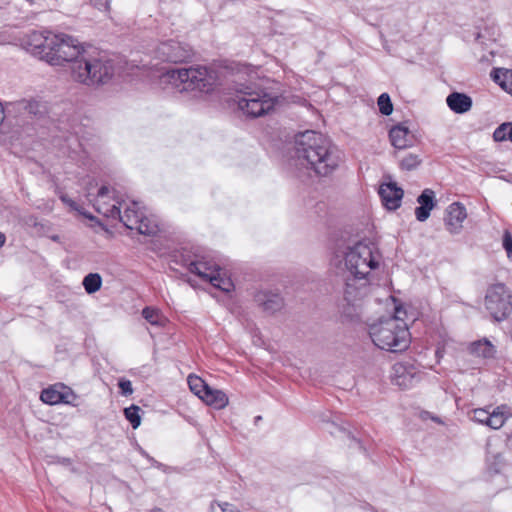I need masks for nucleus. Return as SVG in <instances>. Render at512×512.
Wrapping results in <instances>:
<instances>
[{
  "instance_id": "7ed1b4c3",
  "label": "nucleus",
  "mask_w": 512,
  "mask_h": 512,
  "mask_svg": "<svg viewBox=\"0 0 512 512\" xmlns=\"http://www.w3.org/2000/svg\"><path fill=\"white\" fill-rule=\"evenodd\" d=\"M400 326L397 322H373L369 326V336L379 349L397 353L406 350L410 344L407 322Z\"/></svg>"
},
{
  "instance_id": "39448f33",
  "label": "nucleus",
  "mask_w": 512,
  "mask_h": 512,
  "mask_svg": "<svg viewBox=\"0 0 512 512\" xmlns=\"http://www.w3.org/2000/svg\"><path fill=\"white\" fill-rule=\"evenodd\" d=\"M278 101V96L264 89H253L249 86L240 90L238 96V108L246 116L258 118L273 110Z\"/></svg>"
},
{
  "instance_id": "20e7f679",
  "label": "nucleus",
  "mask_w": 512,
  "mask_h": 512,
  "mask_svg": "<svg viewBox=\"0 0 512 512\" xmlns=\"http://www.w3.org/2000/svg\"><path fill=\"white\" fill-rule=\"evenodd\" d=\"M346 271L351 275L369 276L379 265L378 253L374 245L368 242H358L348 247L344 255Z\"/></svg>"
},
{
  "instance_id": "423d86ee",
  "label": "nucleus",
  "mask_w": 512,
  "mask_h": 512,
  "mask_svg": "<svg viewBox=\"0 0 512 512\" xmlns=\"http://www.w3.org/2000/svg\"><path fill=\"white\" fill-rule=\"evenodd\" d=\"M295 153L299 164L315 175L319 174L320 136L314 130L299 132L294 137Z\"/></svg>"
},
{
  "instance_id": "58836bf2",
  "label": "nucleus",
  "mask_w": 512,
  "mask_h": 512,
  "mask_svg": "<svg viewBox=\"0 0 512 512\" xmlns=\"http://www.w3.org/2000/svg\"><path fill=\"white\" fill-rule=\"evenodd\" d=\"M489 412L485 409L478 408L473 411V420L480 424H487V418L489 417Z\"/></svg>"
},
{
  "instance_id": "9b49d317",
  "label": "nucleus",
  "mask_w": 512,
  "mask_h": 512,
  "mask_svg": "<svg viewBox=\"0 0 512 512\" xmlns=\"http://www.w3.org/2000/svg\"><path fill=\"white\" fill-rule=\"evenodd\" d=\"M369 276L351 275L346 277L344 290L345 300L350 304H355L363 299L369 290Z\"/></svg>"
},
{
  "instance_id": "603ef678",
  "label": "nucleus",
  "mask_w": 512,
  "mask_h": 512,
  "mask_svg": "<svg viewBox=\"0 0 512 512\" xmlns=\"http://www.w3.org/2000/svg\"><path fill=\"white\" fill-rule=\"evenodd\" d=\"M255 420H256V421H260V420H261V416H257V417L255 418Z\"/></svg>"
},
{
  "instance_id": "aec40b11",
  "label": "nucleus",
  "mask_w": 512,
  "mask_h": 512,
  "mask_svg": "<svg viewBox=\"0 0 512 512\" xmlns=\"http://www.w3.org/2000/svg\"><path fill=\"white\" fill-rule=\"evenodd\" d=\"M188 270L191 273L196 274L202 280L208 281L209 283L211 281H215V275L218 273V271H221L219 266L216 264L200 259L191 261L188 264Z\"/></svg>"
},
{
  "instance_id": "dca6fc26",
  "label": "nucleus",
  "mask_w": 512,
  "mask_h": 512,
  "mask_svg": "<svg viewBox=\"0 0 512 512\" xmlns=\"http://www.w3.org/2000/svg\"><path fill=\"white\" fill-rule=\"evenodd\" d=\"M379 195L383 205L388 210H396L401 205L404 191L402 188L398 187L395 182L390 181L380 185Z\"/></svg>"
},
{
  "instance_id": "3c124183",
  "label": "nucleus",
  "mask_w": 512,
  "mask_h": 512,
  "mask_svg": "<svg viewBox=\"0 0 512 512\" xmlns=\"http://www.w3.org/2000/svg\"><path fill=\"white\" fill-rule=\"evenodd\" d=\"M151 325H154V326H161L164 322H156V321H153V322H150Z\"/></svg>"
},
{
  "instance_id": "a211bd4d",
  "label": "nucleus",
  "mask_w": 512,
  "mask_h": 512,
  "mask_svg": "<svg viewBox=\"0 0 512 512\" xmlns=\"http://www.w3.org/2000/svg\"><path fill=\"white\" fill-rule=\"evenodd\" d=\"M51 34V31H45L44 33L32 32L25 42L26 49L45 60Z\"/></svg>"
},
{
  "instance_id": "72a5a7b5",
  "label": "nucleus",
  "mask_w": 512,
  "mask_h": 512,
  "mask_svg": "<svg viewBox=\"0 0 512 512\" xmlns=\"http://www.w3.org/2000/svg\"><path fill=\"white\" fill-rule=\"evenodd\" d=\"M504 466V458L501 454H495L492 458H487V469L490 474H498Z\"/></svg>"
},
{
  "instance_id": "79ce46f5",
  "label": "nucleus",
  "mask_w": 512,
  "mask_h": 512,
  "mask_svg": "<svg viewBox=\"0 0 512 512\" xmlns=\"http://www.w3.org/2000/svg\"><path fill=\"white\" fill-rule=\"evenodd\" d=\"M111 0H90L91 5L100 11H109Z\"/></svg>"
},
{
  "instance_id": "c756f323",
  "label": "nucleus",
  "mask_w": 512,
  "mask_h": 512,
  "mask_svg": "<svg viewBox=\"0 0 512 512\" xmlns=\"http://www.w3.org/2000/svg\"><path fill=\"white\" fill-rule=\"evenodd\" d=\"M187 382L191 392H193L198 398L202 399L209 385L199 376L190 374L187 378Z\"/></svg>"
},
{
  "instance_id": "6ab92c4d",
  "label": "nucleus",
  "mask_w": 512,
  "mask_h": 512,
  "mask_svg": "<svg viewBox=\"0 0 512 512\" xmlns=\"http://www.w3.org/2000/svg\"><path fill=\"white\" fill-rule=\"evenodd\" d=\"M417 202L419 206L415 209L416 219L424 222L429 218L430 212L436 206L435 192L432 189H424L418 196Z\"/></svg>"
},
{
  "instance_id": "4be33fe9",
  "label": "nucleus",
  "mask_w": 512,
  "mask_h": 512,
  "mask_svg": "<svg viewBox=\"0 0 512 512\" xmlns=\"http://www.w3.org/2000/svg\"><path fill=\"white\" fill-rule=\"evenodd\" d=\"M448 107L455 113L463 114L472 107V99L466 94L453 92L446 99Z\"/></svg>"
},
{
  "instance_id": "0eeeda50",
  "label": "nucleus",
  "mask_w": 512,
  "mask_h": 512,
  "mask_svg": "<svg viewBox=\"0 0 512 512\" xmlns=\"http://www.w3.org/2000/svg\"><path fill=\"white\" fill-rule=\"evenodd\" d=\"M510 294L505 285L497 283L491 285L486 293L485 305L493 320H504L512 310Z\"/></svg>"
},
{
  "instance_id": "4c0bfd02",
  "label": "nucleus",
  "mask_w": 512,
  "mask_h": 512,
  "mask_svg": "<svg viewBox=\"0 0 512 512\" xmlns=\"http://www.w3.org/2000/svg\"><path fill=\"white\" fill-rule=\"evenodd\" d=\"M215 288L220 289L224 292H230L233 288V283L229 278L221 276V271L215 275V281L210 282Z\"/></svg>"
},
{
  "instance_id": "f3484780",
  "label": "nucleus",
  "mask_w": 512,
  "mask_h": 512,
  "mask_svg": "<svg viewBox=\"0 0 512 512\" xmlns=\"http://www.w3.org/2000/svg\"><path fill=\"white\" fill-rule=\"evenodd\" d=\"M108 193V187L102 186L98 191L94 207L99 214L107 218L117 219L118 216H120L121 203L118 201L113 204L107 203L106 198Z\"/></svg>"
},
{
  "instance_id": "37998d69",
  "label": "nucleus",
  "mask_w": 512,
  "mask_h": 512,
  "mask_svg": "<svg viewBox=\"0 0 512 512\" xmlns=\"http://www.w3.org/2000/svg\"><path fill=\"white\" fill-rule=\"evenodd\" d=\"M217 505L222 512H241L237 506L229 502H218Z\"/></svg>"
},
{
  "instance_id": "c9c22d12",
  "label": "nucleus",
  "mask_w": 512,
  "mask_h": 512,
  "mask_svg": "<svg viewBox=\"0 0 512 512\" xmlns=\"http://www.w3.org/2000/svg\"><path fill=\"white\" fill-rule=\"evenodd\" d=\"M421 163V159L416 154H408L400 161V167L403 170L411 171L416 169Z\"/></svg>"
},
{
  "instance_id": "f257e3e1",
  "label": "nucleus",
  "mask_w": 512,
  "mask_h": 512,
  "mask_svg": "<svg viewBox=\"0 0 512 512\" xmlns=\"http://www.w3.org/2000/svg\"><path fill=\"white\" fill-rule=\"evenodd\" d=\"M45 61L55 66L70 63L73 79L88 86L104 84L114 73L110 60L91 55L76 38L65 33L52 32Z\"/></svg>"
},
{
  "instance_id": "393cba45",
  "label": "nucleus",
  "mask_w": 512,
  "mask_h": 512,
  "mask_svg": "<svg viewBox=\"0 0 512 512\" xmlns=\"http://www.w3.org/2000/svg\"><path fill=\"white\" fill-rule=\"evenodd\" d=\"M409 129L404 125L394 126L389 133L392 145L397 149H404L411 145Z\"/></svg>"
},
{
  "instance_id": "a878e982",
  "label": "nucleus",
  "mask_w": 512,
  "mask_h": 512,
  "mask_svg": "<svg viewBox=\"0 0 512 512\" xmlns=\"http://www.w3.org/2000/svg\"><path fill=\"white\" fill-rule=\"evenodd\" d=\"M127 221L135 227L134 230H137L142 235L152 236L159 231L158 225L144 215L141 220L128 219Z\"/></svg>"
},
{
  "instance_id": "ddd939ff",
  "label": "nucleus",
  "mask_w": 512,
  "mask_h": 512,
  "mask_svg": "<svg viewBox=\"0 0 512 512\" xmlns=\"http://www.w3.org/2000/svg\"><path fill=\"white\" fill-rule=\"evenodd\" d=\"M254 300L258 307L268 316L274 315L284 307V300L281 295L270 290L258 291L254 296Z\"/></svg>"
},
{
  "instance_id": "1a4fd4ad",
  "label": "nucleus",
  "mask_w": 512,
  "mask_h": 512,
  "mask_svg": "<svg viewBox=\"0 0 512 512\" xmlns=\"http://www.w3.org/2000/svg\"><path fill=\"white\" fill-rule=\"evenodd\" d=\"M322 432H327L330 435L339 438L341 441L346 443L350 449H358L359 451L366 452V449L358 436V432L349 430L343 424L325 420L322 417Z\"/></svg>"
},
{
  "instance_id": "cd10ccee",
  "label": "nucleus",
  "mask_w": 512,
  "mask_h": 512,
  "mask_svg": "<svg viewBox=\"0 0 512 512\" xmlns=\"http://www.w3.org/2000/svg\"><path fill=\"white\" fill-rule=\"evenodd\" d=\"M143 217V212L140 211L138 207L137 202H133L131 206L127 207L123 214L120 213V216H118L117 219H119L126 228L130 230H134L135 227L132 226L127 220L128 219H135V220H141Z\"/></svg>"
},
{
  "instance_id": "c03bdc74",
  "label": "nucleus",
  "mask_w": 512,
  "mask_h": 512,
  "mask_svg": "<svg viewBox=\"0 0 512 512\" xmlns=\"http://www.w3.org/2000/svg\"><path fill=\"white\" fill-rule=\"evenodd\" d=\"M159 311L152 307H146L142 310V316L145 320H151L154 317H158Z\"/></svg>"
},
{
  "instance_id": "2eb2a0df",
  "label": "nucleus",
  "mask_w": 512,
  "mask_h": 512,
  "mask_svg": "<svg viewBox=\"0 0 512 512\" xmlns=\"http://www.w3.org/2000/svg\"><path fill=\"white\" fill-rule=\"evenodd\" d=\"M322 149L325 152L322 154V176H326L335 171L342 162L341 150L333 144L330 140H322Z\"/></svg>"
},
{
  "instance_id": "7c9ffc66",
  "label": "nucleus",
  "mask_w": 512,
  "mask_h": 512,
  "mask_svg": "<svg viewBox=\"0 0 512 512\" xmlns=\"http://www.w3.org/2000/svg\"><path fill=\"white\" fill-rule=\"evenodd\" d=\"M82 284L88 294H93L101 288L102 277L98 273H89L84 277Z\"/></svg>"
},
{
  "instance_id": "b1692460",
  "label": "nucleus",
  "mask_w": 512,
  "mask_h": 512,
  "mask_svg": "<svg viewBox=\"0 0 512 512\" xmlns=\"http://www.w3.org/2000/svg\"><path fill=\"white\" fill-rule=\"evenodd\" d=\"M201 400L207 405L214 407L215 409H223L229 403L228 396L224 391L214 389L210 386L206 390Z\"/></svg>"
},
{
  "instance_id": "2f4dec72",
  "label": "nucleus",
  "mask_w": 512,
  "mask_h": 512,
  "mask_svg": "<svg viewBox=\"0 0 512 512\" xmlns=\"http://www.w3.org/2000/svg\"><path fill=\"white\" fill-rule=\"evenodd\" d=\"M141 408L137 405H131L124 409L125 418L130 422L133 429H136L141 424L140 416Z\"/></svg>"
},
{
  "instance_id": "bb28decb",
  "label": "nucleus",
  "mask_w": 512,
  "mask_h": 512,
  "mask_svg": "<svg viewBox=\"0 0 512 512\" xmlns=\"http://www.w3.org/2000/svg\"><path fill=\"white\" fill-rule=\"evenodd\" d=\"M491 76L503 90L512 95V70L498 68L492 72Z\"/></svg>"
},
{
  "instance_id": "8fccbe9b",
  "label": "nucleus",
  "mask_w": 512,
  "mask_h": 512,
  "mask_svg": "<svg viewBox=\"0 0 512 512\" xmlns=\"http://www.w3.org/2000/svg\"><path fill=\"white\" fill-rule=\"evenodd\" d=\"M149 512H164V510L159 507H155V508L151 509Z\"/></svg>"
},
{
  "instance_id": "e433bc0d",
  "label": "nucleus",
  "mask_w": 512,
  "mask_h": 512,
  "mask_svg": "<svg viewBox=\"0 0 512 512\" xmlns=\"http://www.w3.org/2000/svg\"><path fill=\"white\" fill-rule=\"evenodd\" d=\"M390 301L393 303L394 315L393 320H404L411 315L407 312L405 306L395 297L391 296Z\"/></svg>"
},
{
  "instance_id": "de8ad7c7",
  "label": "nucleus",
  "mask_w": 512,
  "mask_h": 512,
  "mask_svg": "<svg viewBox=\"0 0 512 512\" xmlns=\"http://www.w3.org/2000/svg\"><path fill=\"white\" fill-rule=\"evenodd\" d=\"M139 452L142 456L146 457L152 463V465H158V462L141 447L139 448Z\"/></svg>"
},
{
  "instance_id": "f704fd0d",
  "label": "nucleus",
  "mask_w": 512,
  "mask_h": 512,
  "mask_svg": "<svg viewBox=\"0 0 512 512\" xmlns=\"http://www.w3.org/2000/svg\"><path fill=\"white\" fill-rule=\"evenodd\" d=\"M377 105L379 107L380 113L385 116H388L393 111V104L391 102L390 96L387 93H382L377 100Z\"/></svg>"
},
{
  "instance_id": "c85d7f7f",
  "label": "nucleus",
  "mask_w": 512,
  "mask_h": 512,
  "mask_svg": "<svg viewBox=\"0 0 512 512\" xmlns=\"http://www.w3.org/2000/svg\"><path fill=\"white\" fill-rule=\"evenodd\" d=\"M507 407L505 405L496 407L492 413L489 414V417L487 418V424L486 426L492 428V429H499L501 428L506 421L505 416V409Z\"/></svg>"
},
{
  "instance_id": "a19ab883",
  "label": "nucleus",
  "mask_w": 512,
  "mask_h": 512,
  "mask_svg": "<svg viewBox=\"0 0 512 512\" xmlns=\"http://www.w3.org/2000/svg\"><path fill=\"white\" fill-rule=\"evenodd\" d=\"M503 247L508 257H512V235L509 231H505L503 235Z\"/></svg>"
},
{
  "instance_id": "09e8293b",
  "label": "nucleus",
  "mask_w": 512,
  "mask_h": 512,
  "mask_svg": "<svg viewBox=\"0 0 512 512\" xmlns=\"http://www.w3.org/2000/svg\"><path fill=\"white\" fill-rule=\"evenodd\" d=\"M5 235L0 232V247H2L5 243Z\"/></svg>"
},
{
  "instance_id": "49530a36",
  "label": "nucleus",
  "mask_w": 512,
  "mask_h": 512,
  "mask_svg": "<svg viewBox=\"0 0 512 512\" xmlns=\"http://www.w3.org/2000/svg\"><path fill=\"white\" fill-rule=\"evenodd\" d=\"M5 118L9 119L7 106L3 107L2 103L0 102V125L4 122Z\"/></svg>"
},
{
  "instance_id": "ea45409f",
  "label": "nucleus",
  "mask_w": 512,
  "mask_h": 512,
  "mask_svg": "<svg viewBox=\"0 0 512 512\" xmlns=\"http://www.w3.org/2000/svg\"><path fill=\"white\" fill-rule=\"evenodd\" d=\"M118 387L121 390L123 396H129L133 393L132 383L130 380L122 378L118 382Z\"/></svg>"
},
{
  "instance_id": "f8f14e48",
  "label": "nucleus",
  "mask_w": 512,
  "mask_h": 512,
  "mask_svg": "<svg viewBox=\"0 0 512 512\" xmlns=\"http://www.w3.org/2000/svg\"><path fill=\"white\" fill-rule=\"evenodd\" d=\"M40 399L49 405L71 404L76 395L72 389L64 384H55L41 392Z\"/></svg>"
},
{
  "instance_id": "f03ea898",
  "label": "nucleus",
  "mask_w": 512,
  "mask_h": 512,
  "mask_svg": "<svg viewBox=\"0 0 512 512\" xmlns=\"http://www.w3.org/2000/svg\"><path fill=\"white\" fill-rule=\"evenodd\" d=\"M216 80V72L202 65L169 69L161 76L163 83L193 99L210 94L216 86Z\"/></svg>"
},
{
  "instance_id": "6e6552de",
  "label": "nucleus",
  "mask_w": 512,
  "mask_h": 512,
  "mask_svg": "<svg viewBox=\"0 0 512 512\" xmlns=\"http://www.w3.org/2000/svg\"><path fill=\"white\" fill-rule=\"evenodd\" d=\"M156 54L163 61L177 64L190 60L193 56V51L188 44L170 39L158 45Z\"/></svg>"
},
{
  "instance_id": "412c9836",
  "label": "nucleus",
  "mask_w": 512,
  "mask_h": 512,
  "mask_svg": "<svg viewBox=\"0 0 512 512\" xmlns=\"http://www.w3.org/2000/svg\"><path fill=\"white\" fill-rule=\"evenodd\" d=\"M12 111H25L32 116H41L46 113V105L37 100H20L7 104L8 115H10Z\"/></svg>"
},
{
  "instance_id": "a18cd8bd",
  "label": "nucleus",
  "mask_w": 512,
  "mask_h": 512,
  "mask_svg": "<svg viewBox=\"0 0 512 512\" xmlns=\"http://www.w3.org/2000/svg\"><path fill=\"white\" fill-rule=\"evenodd\" d=\"M60 199L62 200V202L69 205L71 208L77 210L76 202L70 199L67 195H61Z\"/></svg>"
},
{
  "instance_id": "9d476101",
  "label": "nucleus",
  "mask_w": 512,
  "mask_h": 512,
  "mask_svg": "<svg viewBox=\"0 0 512 512\" xmlns=\"http://www.w3.org/2000/svg\"><path fill=\"white\" fill-rule=\"evenodd\" d=\"M390 378L392 384L406 390L414 387L420 381L421 376L414 365L398 362L392 366Z\"/></svg>"
},
{
  "instance_id": "5701e85b",
  "label": "nucleus",
  "mask_w": 512,
  "mask_h": 512,
  "mask_svg": "<svg viewBox=\"0 0 512 512\" xmlns=\"http://www.w3.org/2000/svg\"><path fill=\"white\" fill-rule=\"evenodd\" d=\"M468 351L471 355L483 359L494 358L496 354L495 346L487 338L470 343Z\"/></svg>"
},
{
  "instance_id": "4468645a",
  "label": "nucleus",
  "mask_w": 512,
  "mask_h": 512,
  "mask_svg": "<svg viewBox=\"0 0 512 512\" xmlns=\"http://www.w3.org/2000/svg\"><path fill=\"white\" fill-rule=\"evenodd\" d=\"M466 218L467 212L464 205L460 202H454L446 209L445 227L451 234H458L462 230Z\"/></svg>"
},
{
  "instance_id": "473e14b6",
  "label": "nucleus",
  "mask_w": 512,
  "mask_h": 512,
  "mask_svg": "<svg viewBox=\"0 0 512 512\" xmlns=\"http://www.w3.org/2000/svg\"><path fill=\"white\" fill-rule=\"evenodd\" d=\"M493 138L497 142L510 140L512 142V123L501 124L493 133Z\"/></svg>"
}]
</instances>
